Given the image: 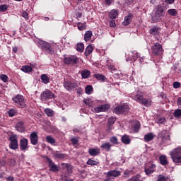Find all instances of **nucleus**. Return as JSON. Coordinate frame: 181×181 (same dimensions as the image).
I'll return each instance as SVG.
<instances>
[{"label":"nucleus","mask_w":181,"mask_h":181,"mask_svg":"<svg viewBox=\"0 0 181 181\" xmlns=\"http://www.w3.org/2000/svg\"><path fill=\"white\" fill-rule=\"evenodd\" d=\"M38 45L41 49L46 50L48 53H49V54H53V53H54V51L52 49L50 45L48 42L43 40H39Z\"/></svg>","instance_id":"obj_8"},{"label":"nucleus","mask_w":181,"mask_h":181,"mask_svg":"<svg viewBox=\"0 0 181 181\" xmlns=\"http://www.w3.org/2000/svg\"><path fill=\"white\" fill-rule=\"evenodd\" d=\"M45 112L47 117H53V115H54V112L49 108L45 109Z\"/></svg>","instance_id":"obj_41"},{"label":"nucleus","mask_w":181,"mask_h":181,"mask_svg":"<svg viewBox=\"0 0 181 181\" xmlns=\"http://www.w3.org/2000/svg\"><path fill=\"white\" fill-rule=\"evenodd\" d=\"M64 87L68 91H71V90H74L77 87V84L76 83L65 81L64 83Z\"/></svg>","instance_id":"obj_15"},{"label":"nucleus","mask_w":181,"mask_h":181,"mask_svg":"<svg viewBox=\"0 0 181 181\" xmlns=\"http://www.w3.org/2000/svg\"><path fill=\"white\" fill-rule=\"evenodd\" d=\"M130 97L134 100V101L139 103V104H144L145 107H149V105H151V103H152L151 100L144 98V95H142L141 92H134L130 94Z\"/></svg>","instance_id":"obj_2"},{"label":"nucleus","mask_w":181,"mask_h":181,"mask_svg":"<svg viewBox=\"0 0 181 181\" xmlns=\"http://www.w3.org/2000/svg\"><path fill=\"white\" fill-rule=\"evenodd\" d=\"M129 60H134V62H136V60H138L140 64H142V63H144V58L141 57L138 52H130L129 53V57H127L126 59L127 62H129Z\"/></svg>","instance_id":"obj_5"},{"label":"nucleus","mask_w":181,"mask_h":181,"mask_svg":"<svg viewBox=\"0 0 181 181\" xmlns=\"http://www.w3.org/2000/svg\"><path fill=\"white\" fill-rule=\"evenodd\" d=\"M83 103L86 105H88V107H93V100L91 99H84Z\"/></svg>","instance_id":"obj_48"},{"label":"nucleus","mask_w":181,"mask_h":181,"mask_svg":"<svg viewBox=\"0 0 181 181\" xmlns=\"http://www.w3.org/2000/svg\"><path fill=\"white\" fill-rule=\"evenodd\" d=\"M122 114H127V112H129V106H128L127 105H122Z\"/></svg>","instance_id":"obj_47"},{"label":"nucleus","mask_w":181,"mask_h":181,"mask_svg":"<svg viewBox=\"0 0 181 181\" xmlns=\"http://www.w3.org/2000/svg\"><path fill=\"white\" fill-rule=\"evenodd\" d=\"M30 143L32 145H37L39 142V136H37V132H34L30 135Z\"/></svg>","instance_id":"obj_14"},{"label":"nucleus","mask_w":181,"mask_h":181,"mask_svg":"<svg viewBox=\"0 0 181 181\" xmlns=\"http://www.w3.org/2000/svg\"><path fill=\"white\" fill-rule=\"evenodd\" d=\"M93 46L91 45H88L85 51V54H86V56H89V54H91V53H93Z\"/></svg>","instance_id":"obj_39"},{"label":"nucleus","mask_w":181,"mask_h":181,"mask_svg":"<svg viewBox=\"0 0 181 181\" xmlns=\"http://www.w3.org/2000/svg\"><path fill=\"white\" fill-rule=\"evenodd\" d=\"M165 16V6L162 5H157L151 14V19L153 23H156L162 19H163Z\"/></svg>","instance_id":"obj_1"},{"label":"nucleus","mask_w":181,"mask_h":181,"mask_svg":"<svg viewBox=\"0 0 181 181\" xmlns=\"http://www.w3.org/2000/svg\"><path fill=\"white\" fill-rule=\"evenodd\" d=\"M41 80L44 84H49L50 79L49 78V76L46 74H42L41 76Z\"/></svg>","instance_id":"obj_31"},{"label":"nucleus","mask_w":181,"mask_h":181,"mask_svg":"<svg viewBox=\"0 0 181 181\" xmlns=\"http://www.w3.org/2000/svg\"><path fill=\"white\" fill-rule=\"evenodd\" d=\"M63 181H73V180L71 179L70 177H64L63 178Z\"/></svg>","instance_id":"obj_62"},{"label":"nucleus","mask_w":181,"mask_h":181,"mask_svg":"<svg viewBox=\"0 0 181 181\" xmlns=\"http://www.w3.org/2000/svg\"><path fill=\"white\" fill-rule=\"evenodd\" d=\"M132 128L134 132H138L141 128V123H139V122L138 121H135L132 126Z\"/></svg>","instance_id":"obj_28"},{"label":"nucleus","mask_w":181,"mask_h":181,"mask_svg":"<svg viewBox=\"0 0 181 181\" xmlns=\"http://www.w3.org/2000/svg\"><path fill=\"white\" fill-rule=\"evenodd\" d=\"M78 62V58L74 55L66 57L64 59V63H65V64H77Z\"/></svg>","instance_id":"obj_11"},{"label":"nucleus","mask_w":181,"mask_h":181,"mask_svg":"<svg viewBox=\"0 0 181 181\" xmlns=\"http://www.w3.org/2000/svg\"><path fill=\"white\" fill-rule=\"evenodd\" d=\"M173 87L175 88H179V87H180V83H179V82H174Z\"/></svg>","instance_id":"obj_58"},{"label":"nucleus","mask_w":181,"mask_h":181,"mask_svg":"<svg viewBox=\"0 0 181 181\" xmlns=\"http://www.w3.org/2000/svg\"><path fill=\"white\" fill-rule=\"evenodd\" d=\"M107 176L108 177H118V176H121V172L117 170H110L107 172Z\"/></svg>","instance_id":"obj_16"},{"label":"nucleus","mask_w":181,"mask_h":181,"mask_svg":"<svg viewBox=\"0 0 181 181\" xmlns=\"http://www.w3.org/2000/svg\"><path fill=\"white\" fill-rule=\"evenodd\" d=\"M71 141L72 142L73 145H77V144H78V139L76 137L72 138Z\"/></svg>","instance_id":"obj_54"},{"label":"nucleus","mask_w":181,"mask_h":181,"mask_svg":"<svg viewBox=\"0 0 181 181\" xmlns=\"http://www.w3.org/2000/svg\"><path fill=\"white\" fill-rule=\"evenodd\" d=\"M111 146H112V145H111V144L105 143L101 145L100 148H102V149H105V151H107L108 152L111 149Z\"/></svg>","instance_id":"obj_32"},{"label":"nucleus","mask_w":181,"mask_h":181,"mask_svg":"<svg viewBox=\"0 0 181 181\" xmlns=\"http://www.w3.org/2000/svg\"><path fill=\"white\" fill-rule=\"evenodd\" d=\"M167 13H168L170 16H176V15H177V10L175 8H170L168 10Z\"/></svg>","instance_id":"obj_35"},{"label":"nucleus","mask_w":181,"mask_h":181,"mask_svg":"<svg viewBox=\"0 0 181 181\" xmlns=\"http://www.w3.org/2000/svg\"><path fill=\"white\" fill-rule=\"evenodd\" d=\"M86 163L87 165H90V166H97V165L100 164V161H98V160H93L90 158L89 160H88Z\"/></svg>","instance_id":"obj_25"},{"label":"nucleus","mask_w":181,"mask_h":181,"mask_svg":"<svg viewBox=\"0 0 181 181\" xmlns=\"http://www.w3.org/2000/svg\"><path fill=\"white\" fill-rule=\"evenodd\" d=\"M132 21V13H129V15L124 17V21H123V25L124 26H128L129 23Z\"/></svg>","instance_id":"obj_19"},{"label":"nucleus","mask_w":181,"mask_h":181,"mask_svg":"<svg viewBox=\"0 0 181 181\" xmlns=\"http://www.w3.org/2000/svg\"><path fill=\"white\" fill-rule=\"evenodd\" d=\"M165 117H158L157 119V124H165Z\"/></svg>","instance_id":"obj_52"},{"label":"nucleus","mask_w":181,"mask_h":181,"mask_svg":"<svg viewBox=\"0 0 181 181\" xmlns=\"http://www.w3.org/2000/svg\"><path fill=\"white\" fill-rule=\"evenodd\" d=\"M170 156L175 163H181V146L177 147L170 152Z\"/></svg>","instance_id":"obj_3"},{"label":"nucleus","mask_w":181,"mask_h":181,"mask_svg":"<svg viewBox=\"0 0 181 181\" xmlns=\"http://www.w3.org/2000/svg\"><path fill=\"white\" fill-rule=\"evenodd\" d=\"M174 117H176L177 118L179 117H181V110L177 109L174 112Z\"/></svg>","instance_id":"obj_51"},{"label":"nucleus","mask_w":181,"mask_h":181,"mask_svg":"<svg viewBox=\"0 0 181 181\" xmlns=\"http://www.w3.org/2000/svg\"><path fill=\"white\" fill-rule=\"evenodd\" d=\"M111 107V105L110 104H105V105H100V106H98L94 108L95 112H105L107 110H110Z\"/></svg>","instance_id":"obj_13"},{"label":"nucleus","mask_w":181,"mask_h":181,"mask_svg":"<svg viewBox=\"0 0 181 181\" xmlns=\"http://www.w3.org/2000/svg\"><path fill=\"white\" fill-rule=\"evenodd\" d=\"M158 136L160 138L162 144H165V145L170 144V136H169L166 130L160 132L158 134Z\"/></svg>","instance_id":"obj_7"},{"label":"nucleus","mask_w":181,"mask_h":181,"mask_svg":"<svg viewBox=\"0 0 181 181\" xmlns=\"http://www.w3.org/2000/svg\"><path fill=\"white\" fill-rule=\"evenodd\" d=\"M8 9V6L5 4L0 5V12H5Z\"/></svg>","instance_id":"obj_53"},{"label":"nucleus","mask_w":181,"mask_h":181,"mask_svg":"<svg viewBox=\"0 0 181 181\" xmlns=\"http://www.w3.org/2000/svg\"><path fill=\"white\" fill-rule=\"evenodd\" d=\"M86 28H87L86 23H78V29L79 30H85Z\"/></svg>","instance_id":"obj_42"},{"label":"nucleus","mask_w":181,"mask_h":181,"mask_svg":"<svg viewBox=\"0 0 181 181\" xmlns=\"http://www.w3.org/2000/svg\"><path fill=\"white\" fill-rule=\"evenodd\" d=\"M129 181H144V179H142V177L141 175H136L133 176Z\"/></svg>","instance_id":"obj_37"},{"label":"nucleus","mask_w":181,"mask_h":181,"mask_svg":"<svg viewBox=\"0 0 181 181\" xmlns=\"http://www.w3.org/2000/svg\"><path fill=\"white\" fill-rule=\"evenodd\" d=\"M16 128L18 132H23L25 131V127H23V122H18L16 124Z\"/></svg>","instance_id":"obj_23"},{"label":"nucleus","mask_w":181,"mask_h":181,"mask_svg":"<svg viewBox=\"0 0 181 181\" xmlns=\"http://www.w3.org/2000/svg\"><path fill=\"white\" fill-rule=\"evenodd\" d=\"M152 53L153 56H160L163 53V49L162 48V45L159 42H156L152 47Z\"/></svg>","instance_id":"obj_9"},{"label":"nucleus","mask_w":181,"mask_h":181,"mask_svg":"<svg viewBox=\"0 0 181 181\" xmlns=\"http://www.w3.org/2000/svg\"><path fill=\"white\" fill-rule=\"evenodd\" d=\"M82 15H83V13H81V12H76L75 13V16H76V18H81Z\"/></svg>","instance_id":"obj_61"},{"label":"nucleus","mask_w":181,"mask_h":181,"mask_svg":"<svg viewBox=\"0 0 181 181\" xmlns=\"http://www.w3.org/2000/svg\"><path fill=\"white\" fill-rule=\"evenodd\" d=\"M110 142L113 145H118V138L117 136H112L110 138Z\"/></svg>","instance_id":"obj_44"},{"label":"nucleus","mask_w":181,"mask_h":181,"mask_svg":"<svg viewBox=\"0 0 181 181\" xmlns=\"http://www.w3.org/2000/svg\"><path fill=\"white\" fill-rule=\"evenodd\" d=\"M29 140L28 139H22L20 141V151L25 152L29 148Z\"/></svg>","instance_id":"obj_12"},{"label":"nucleus","mask_w":181,"mask_h":181,"mask_svg":"<svg viewBox=\"0 0 181 181\" xmlns=\"http://www.w3.org/2000/svg\"><path fill=\"white\" fill-rule=\"evenodd\" d=\"M159 31V29L156 27H153L151 30H150V33L151 35H153V36H155L156 35H158Z\"/></svg>","instance_id":"obj_45"},{"label":"nucleus","mask_w":181,"mask_h":181,"mask_svg":"<svg viewBox=\"0 0 181 181\" xmlns=\"http://www.w3.org/2000/svg\"><path fill=\"white\" fill-rule=\"evenodd\" d=\"M153 138H155V135L153 134V133H148V134H146L144 136V141L146 142H149L150 141H152Z\"/></svg>","instance_id":"obj_24"},{"label":"nucleus","mask_w":181,"mask_h":181,"mask_svg":"<svg viewBox=\"0 0 181 181\" xmlns=\"http://www.w3.org/2000/svg\"><path fill=\"white\" fill-rule=\"evenodd\" d=\"M54 93H52L49 90H47L43 91L41 93V100L42 101H46V100H52V98H54Z\"/></svg>","instance_id":"obj_10"},{"label":"nucleus","mask_w":181,"mask_h":181,"mask_svg":"<svg viewBox=\"0 0 181 181\" xmlns=\"http://www.w3.org/2000/svg\"><path fill=\"white\" fill-rule=\"evenodd\" d=\"M177 105L181 107V98H179L177 100Z\"/></svg>","instance_id":"obj_64"},{"label":"nucleus","mask_w":181,"mask_h":181,"mask_svg":"<svg viewBox=\"0 0 181 181\" xmlns=\"http://www.w3.org/2000/svg\"><path fill=\"white\" fill-rule=\"evenodd\" d=\"M96 80H99L100 81H105V76L100 74H95L94 76Z\"/></svg>","instance_id":"obj_34"},{"label":"nucleus","mask_w":181,"mask_h":181,"mask_svg":"<svg viewBox=\"0 0 181 181\" xmlns=\"http://www.w3.org/2000/svg\"><path fill=\"white\" fill-rule=\"evenodd\" d=\"M93 88L91 85L87 86L85 88L86 93L88 94V95H90V94H91L93 93Z\"/></svg>","instance_id":"obj_40"},{"label":"nucleus","mask_w":181,"mask_h":181,"mask_svg":"<svg viewBox=\"0 0 181 181\" xmlns=\"http://www.w3.org/2000/svg\"><path fill=\"white\" fill-rule=\"evenodd\" d=\"M81 74L83 78H88L90 77V74H91V72L87 69H85L81 71Z\"/></svg>","instance_id":"obj_30"},{"label":"nucleus","mask_w":181,"mask_h":181,"mask_svg":"<svg viewBox=\"0 0 181 181\" xmlns=\"http://www.w3.org/2000/svg\"><path fill=\"white\" fill-rule=\"evenodd\" d=\"M8 141H10V144H9L10 149H13V151H16V149L19 148V143L18 141V135L11 134L8 138Z\"/></svg>","instance_id":"obj_4"},{"label":"nucleus","mask_w":181,"mask_h":181,"mask_svg":"<svg viewBox=\"0 0 181 181\" xmlns=\"http://www.w3.org/2000/svg\"><path fill=\"white\" fill-rule=\"evenodd\" d=\"M76 50L78 52H80L81 53H82V52H84V44H83V42L78 43L76 45Z\"/></svg>","instance_id":"obj_36"},{"label":"nucleus","mask_w":181,"mask_h":181,"mask_svg":"<svg viewBox=\"0 0 181 181\" xmlns=\"http://www.w3.org/2000/svg\"><path fill=\"white\" fill-rule=\"evenodd\" d=\"M159 159H160V163L161 165H168V158H166V156L161 155L159 157Z\"/></svg>","instance_id":"obj_26"},{"label":"nucleus","mask_w":181,"mask_h":181,"mask_svg":"<svg viewBox=\"0 0 181 181\" xmlns=\"http://www.w3.org/2000/svg\"><path fill=\"white\" fill-rule=\"evenodd\" d=\"M47 160L50 170H52V172H57L59 170V166L56 165L52 159L47 158Z\"/></svg>","instance_id":"obj_18"},{"label":"nucleus","mask_w":181,"mask_h":181,"mask_svg":"<svg viewBox=\"0 0 181 181\" xmlns=\"http://www.w3.org/2000/svg\"><path fill=\"white\" fill-rule=\"evenodd\" d=\"M93 37V31L88 30L84 34V40L85 42H89L91 40V37Z\"/></svg>","instance_id":"obj_22"},{"label":"nucleus","mask_w":181,"mask_h":181,"mask_svg":"<svg viewBox=\"0 0 181 181\" xmlns=\"http://www.w3.org/2000/svg\"><path fill=\"white\" fill-rule=\"evenodd\" d=\"M110 26L111 28H115V26H116L115 21H114V20L110 21Z\"/></svg>","instance_id":"obj_57"},{"label":"nucleus","mask_w":181,"mask_h":181,"mask_svg":"<svg viewBox=\"0 0 181 181\" xmlns=\"http://www.w3.org/2000/svg\"><path fill=\"white\" fill-rule=\"evenodd\" d=\"M46 141L48 142V144H50L51 145H54L56 144V139L53 138L52 136H46Z\"/></svg>","instance_id":"obj_33"},{"label":"nucleus","mask_w":181,"mask_h":181,"mask_svg":"<svg viewBox=\"0 0 181 181\" xmlns=\"http://www.w3.org/2000/svg\"><path fill=\"white\" fill-rule=\"evenodd\" d=\"M21 70L24 73H31L33 69H32V66L29 65H25L21 69Z\"/></svg>","instance_id":"obj_29"},{"label":"nucleus","mask_w":181,"mask_h":181,"mask_svg":"<svg viewBox=\"0 0 181 181\" xmlns=\"http://www.w3.org/2000/svg\"><path fill=\"white\" fill-rule=\"evenodd\" d=\"M118 16V11L113 9L109 13L110 19H115Z\"/></svg>","instance_id":"obj_27"},{"label":"nucleus","mask_w":181,"mask_h":181,"mask_svg":"<svg viewBox=\"0 0 181 181\" xmlns=\"http://www.w3.org/2000/svg\"><path fill=\"white\" fill-rule=\"evenodd\" d=\"M54 158H56L57 159H63L64 158V154L56 152L53 154Z\"/></svg>","instance_id":"obj_43"},{"label":"nucleus","mask_w":181,"mask_h":181,"mask_svg":"<svg viewBox=\"0 0 181 181\" xmlns=\"http://www.w3.org/2000/svg\"><path fill=\"white\" fill-rule=\"evenodd\" d=\"M88 153L90 156H97L100 155V148H89Z\"/></svg>","instance_id":"obj_21"},{"label":"nucleus","mask_w":181,"mask_h":181,"mask_svg":"<svg viewBox=\"0 0 181 181\" xmlns=\"http://www.w3.org/2000/svg\"><path fill=\"white\" fill-rule=\"evenodd\" d=\"M115 114H122V105L117 106L114 109Z\"/></svg>","instance_id":"obj_46"},{"label":"nucleus","mask_w":181,"mask_h":181,"mask_svg":"<svg viewBox=\"0 0 181 181\" xmlns=\"http://www.w3.org/2000/svg\"><path fill=\"white\" fill-rule=\"evenodd\" d=\"M156 169V165L155 164H151L148 168L145 169V173L147 176H151Z\"/></svg>","instance_id":"obj_17"},{"label":"nucleus","mask_w":181,"mask_h":181,"mask_svg":"<svg viewBox=\"0 0 181 181\" xmlns=\"http://www.w3.org/2000/svg\"><path fill=\"white\" fill-rule=\"evenodd\" d=\"M121 141L124 145H129L131 144V139L129 136L124 134L122 136Z\"/></svg>","instance_id":"obj_20"},{"label":"nucleus","mask_w":181,"mask_h":181,"mask_svg":"<svg viewBox=\"0 0 181 181\" xmlns=\"http://www.w3.org/2000/svg\"><path fill=\"white\" fill-rule=\"evenodd\" d=\"M22 16H23V18H25V19L29 18V14L26 11L23 12Z\"/></svg>","instance_id":"obj_56"},{"label":"nucleus","mask_w":181,"mask_h":181,"mask_svg":"<svg viewBox=\"0 0 181 181\" xmlns=\"http://www.w3.org/2000/svg\"><path fill=\"white\" fill-rule=\"evenodd\" d=\"M117 120V119L114 117H111L108 119V122H107V127H111L112 125H114V124H115V121Z\"/></svg>","instance_id":"obj_38"},{"label":"nucleus","mask_w":181,"mask_h":181,"mask_svg":"<svg viewBox=\"0 0 181 181\" xmlns=\"http://www.w3.org/2000/svg\"><path fill=\"white\" fill-rule=\"evenodd\" d=\"M0 80L3 81L4 83H7L8 82V76H6V74H1Z\"/></svg>","instance_id":"obj_49"},{"label":"nucleus","mask_w":181,"mask_h":181,"mask_svg":"<svg viewBox=\"0 0 181 181\" xmlns=\"http://www.w3.org/2000/svg\"><path fill=\"white\" fill-rule=\"evenodd\" d=\"M8 114L9 117H15V115H16V110L11 109V110H8Z\"/></svg>","instance_id":"obj_50"},{"label":"nucleus","mask_w":181,"mask_h":181,"mask_svg":"<svg viewBox=\"0 0 181 181\" xmlns=\"http://www.w3.org/2000/svg\"><path fill=\"white\" fill-rule=\"evenodd\" d=\"M113 1L114 0H105V4H106V5L110 6V5L112 4Z\"/></svg>","instance_id":"obj_59"},{"label":"nucleus","mask_w":181,"mask_h":181,"mask_svg":"<svg viewBox=\"0 0 181 181\" xmlns=\"http://www.w3.org/2000/svg\"><path fill=\"white\" fill-rule=\"evenodd\" d=\"M7 180L8 181H13V180H15V178H13V177H12V176H10V177H7Z\"/></svg>","instance_id":"obj_63"},{"label":"nucleus","mask_w":181,"mask_h":181,"mask_svg":"<svg viewBox=\"0 0 181 181\" xmlns=\"http://www.w3.org/2000/svg\"><path fill=\"white\" fill-rule=\"evenodd\" d=\"M157 181H166V177H165V176L160 175Z\"/></svg>","instance_id":"obj_60"},{"label":"nucleus","mask_w":181,"mask_h":181,"mask_svg":"<svg viewBox=\"0 0 181 181\" xmlns=\"http://www.w3.org/2000/svg\"><path fill=\"white\" fill-rule=\"evenodd\" d=\"M107 66L110 69V70H112V71H115V70H117V68H115V66H114V65L107 64Z\"/></svg>","instance_id":"obj_55"},{"label":"nucleus","mask_w":181,"mask_h":181,"mask_svg":"<svg viewBox=\"0 0 181 181\" xmlns=\"http://www.w3.org/2000/svg\"><path fill=\"white\" fill-rule=\"evenodd\" d=\"M13 101L18 107H21V108H25V107H26L25 98H23V96L21 95H17L13 98Z\"/></svg>","instance_id":"obj_6"}]
</instances>
